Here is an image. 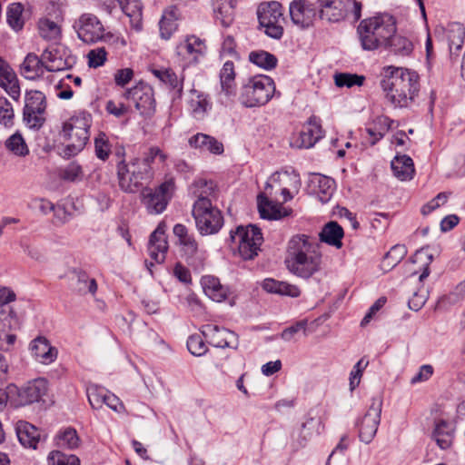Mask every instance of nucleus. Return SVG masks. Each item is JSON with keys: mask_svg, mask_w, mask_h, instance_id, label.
Here are the masks:
<instances>
[{"mask_svg": "<svg viewBox=\"0 0 465 465\" xmlns=\"http://www.w3.org/2000/svg\"><path fill=\"white\" fill-rule=\"evenodd\" d=\"M317 240L306 234H297L288 242L284 262L292 274L309 279L320 271L322 253Z\"/></svg>", "mask_w": 465, "mask_h": 465, "instance_id": "f257e3e1", "label": "nucleus"}, {"mask_svg": "<svg viewBox=\"0 0 465 465\" xmlns=\"http://www.w3.org/2000/svg\"><path fill=\"white\" fill-rule=\"evenodd\" d=\"M396 32V19L387 12L361 20L356 28L358 41L364 51L383 49Z\"/></svg>", "mask_w": 465, "mask_h": 465, "instance_id": "f03ea898", "label": "nucleus"}, {"mask_svg": "<svg viewBox=\"0 0 465 465\" xmlns=\"http://www.w3.org/2000/svg\"><path fill=\"white\" fill-rule=\"evenodd\" d=\"M381 86L391 104L408 107L419 94V75L414 71L395 68L381 81Z\"/></svg>", "mask_w": 465, "mask_h": 465, "instance_id": "7ed1b4c3", "label": "nucleus"}, {"mask_svg": "<svg viewBox=\"0 0 465 465\" xmlns=\"http://www.w3.org/2000/svg\"><path fill=\"white\" fill-rule=\"evenodd\" d=\"M92 123V114L86 111L75 112L63 123L59 135L66 143L62 152L64 157L71 158L84 149L90 139Z\"/></svg>", "mask_w": 465, "mask_h": 465, "instance_id": "20e7f679", "label": "nucleus"}, {"mask_svg": "<svg viewBox=\"0 0 465 465\" xmlns=\"http://www.w3.org/2000/svg\"><path fill=\"white\" fill-rule=\"evenodd\" d=\"M228 242L230 248L237 252L238 255L245 261L253 260L261 251L263 242L262 233L255 225L237 226L230 232Z\"/></svg>", "mask_w": 465, "mask_h": 465, "instance_id": "39448f33", "label": "nucleus"}, {"mask_svg": "<svg viewBox=\"0 0 465 465\" xmlns=\"http://www.w3.org/2000/svg\"><path fill=\"white\" fill-rule=\"evenodd\" d=\"M275 92L273 80L267 75L259 74L248 79L242 87L241 102L246 107L266 104Z\"/></svg>", "mask_w": 465, "mask_h": 465, "instance_id": "423d86ee", "label": "nucleus"}, {"mask_svg": "<svg viewBox=\"0 0 465 465\" xmlns=\"http://www.w3.org/2000/svg\"><path fill=\"white\" fill-rule=\"evenodd\" d=\"M192 214L201 235L217 233L223 225L222 212L209 201H195Z\"/></svg>", "mask_w": 465, "mask_h": 465, "instance_id": "0eeeda50", "label": "nucleus"}, {"mask_svg": "<svg viewBox=\"0 0 465 465\" xmlns=\"http://www.w3.org/2000/svg\"><path fill=\"white\" fill-rule=\"evenodd\" d=\"M143 166L135 158L130 161L123 159L117 163L118 185L123 192L134 193L143 186V182L153 179Z\"/></svg>", "mask_w": 465, "mask_h": 465, "instance_id": "6e6552de", "label": "nucleus"}, {"mask_svg": "<svg viewBox=\"0 0 465 465\" xmlns=\"http://www.w3.org/2000/svg\"><path fill=\"white\" fill-rule=\"evenodd\" d=\"M175 182L173 177L155 188L144 187L141 192V203L150 214H160L165 211L175 191Z\"/></svg>", "mask_w": 465, "mask_h": 465, "instance_id": "1a4fd4ad", "label": "nucleus"}, {"mask_svg": "<svg viewBox=\"0 0 465 465\" xmlns=\"http://www.w3.org/2000/svg\"><path fill=\"white\" fill-rule=\"evenodd\" d=\"M282 6L277 1L262 3L259 5L257 15L260 25L264 28V33L274 39H280L283 34V28L279 24L282 16Z\"/></svg>", "mask_w": 465, "mask_h": 465, "instance_id": "9d476101", "label": "nucleus"}, {"mask_svg": "<svg viewBox=\"0 0 465 465\" xmlns=\"http://www.w3.org/2000/svg\"><path fill=\"white\" fill-rule=\"evenodd\" d=\"M124 97L134 103L136 110L144 118H151L156 112V100L154 90L150 84L140 82L134 87L126 90Z\"/></svg>", "mask_w": 465, "mask_h": 465, "instance_id": "9b49d317", "label": "nucleus"}, {"mask_svg": "<svg viewBox=\"0 0 465 465\" xmlns=\"http://www.w3.org/2000/svg\"><path fill=\"white\" fill-rule=\"evenodd\" d=\"M381 398L373 397L366 413L360 422L357 423L359 426V438L362 442L370 443L375 437L381 422Z\"/></svg>", "mask_w": 465, "mask_h": 465, "instance_id": "f8f14e48", "label": "nucleus"}, {"mask_svg": "<svg viewBox=\"0 0 465 465\" xmlns=\"http://www.w3.org/2000/svg\"><path fill=\"white\" fill-rule=\"evenodd\" d=\"M323 136L324 131L320 118L312 115L302 125L301 131L297 134L292 135L291 146L297 149H310Z\"/></svg>", "mask_w": 465, "mask_h": 465, "instance_id": "ddd939ff", "label": "nucleus"}, {"mask_svg": "<svg viewBox=\"0 0 465 465\" xmlns=\"http://www.w3.org/2000/svg\"><path fill=\"white\" fill-rule=\"evenodd\" d=\"M77 36L85 44H94L104 38V27L92 14H83L74 24Z\"/></svg>", "mask_w": 465, "mask_h": 465, "instance_id": "4468645a", "label": "nucleus"}, {"mask_svg": "<svg viewBox=\"0 0 465 465\" xmlns=\"http://www.w3.org/2000/svg\"><path fill=\"white\" fill-rule=\"evenodd\" d=\"M201 333L214 347L233 350H237L239 347L238 335L226 328L215 324H205L202 327Z\"/></svg>", "mask_w": 465, "mask_h": 465, "instance_id": "2eb2a0df", "label": "nucleus"}, {"mask_svg": "<svg viewBox=\"0 0 465 465\" xmlns=\"http://www.w3.org/2000/svg\"><path fill=\"white\" fill-rule=\"evenodd\" d=\"M9 390L12 392H16L19 398V405H27L37 402L47 393L48 382L44 378L33 380L19 390L15 385H10Z\"/></svg>", "mask_w": 465, "mask_h": 465, "instance_id": "dca6fc26", "label": "nucleus"}, {"mask_svg": "<svg viewBox=\"0 0 465 465\" xmlns=\"http://www.w3.org/2000/svg\"><path fill=\"white\" fill-rule=\"evenodd\" d=\"M290 15L293 24L306 28L316 20L317 5L307 0H294L290 4Z\"/></svg>", "mask_w": 465, "mask_h": 465, "instance_id": "f3484780", "label": "nucleus"}, {"mask_svg": "<svg viewBox=\"0 0 465 465\" xmlns=\"http://www.w3.org/2000/svg\"><path fill=\"white\" fill-rule=\"evenodd\" d=\"M335 187V181L331 177L313 173L308 181L307 191L310 194L315 195L321 203H326L331 199Z\"/></svg>", "mask_w": 465, "mask_h": 465, "instance_id": "a211bd4d", "label": "nucleus"}, {"mask_svg": "<svg viewBox=\"0 0 465 465\" xmlns=\"http://www.w3.org/2000/svg\"><path fill=\"white\" fill-rule=\"evenodd\" d=\"M177 54L187 64H196L206 52L205 42L195 35H190L176 48Z\"/></svg>", "mask_w": 465, "mask_h": 465, "instance_id": "6ab92c4d", "label": "nucleus"}, {"mask_svg": "<svg viewBox=\"0 0 465 465\" xmlns=\"http://www.w3.org/2000/svg\"><path fill=\"white\" fill-rule=\"evenodd\" d=\"M168 249L167 237L163 227L160 223L149 237L147 252L155 262L163 263L165 261Z\"/></svg>", "mask_w": 465, "mask_h": 465, "instance_id": "aec40b11", "label": "nucleus"}, {"mask_svg": "<svg viewBox=\"0 0 465 465\" xmlns=\"http://www.w3.org/2000/svg\"><path fill=\"white\" fill-rule=\"evenodd\" d=\"M152 74L159 79L172 93L173 99H181L183 94L184 77H180L171 68H155L152 69Z\"/></svg>", "mask_w": 465, "mask_h": 465, "instance_id": "412c9836", "label": "nucleus"}, {"mask_svg": "<svg viewBox=\"0 0 465 465\" xmlns=\"http://www.w3.org/2000/svg\"><path fill=\"white\" fill-rule=\"evenodd\" d=\"M44 63L46 71L58 72L72 68L75 64V57L73 55L63 56L61 51L55 47H48L43 53Z\"/></svg>", "mask_w": 465, "mask_h": 465, "instance_id": "4be33fe9", "label": "nucleus"}, {"mask_svg": "<svg viewBox=\"0 0 465 465\" xmlns=\"http://www.w3.org/2000/svg\"><path fill=\"white\" fill-rule=\"evenodd\" d=\"M32 356L39 362L49 364L57 358V349L44 336H37L29 344Z\"/></svg>", "mask_w": 465, "mask_h": 465, "instance_id": "5701e85b", "label": "nucleus"}, {"mask_svg": "<svg viewBox=\"0 0 465 465\" xmlns=\"http://www.w3.org/2000/svg\"><path fill=\"white\" fill-rule=\"evenodd\" d=\"M173 232L178 238L179 244L182 246V251L186 257V260L191 263L199 252L198 243L194 236L189 233L188 228L182 223H177L173 226Z\"/></svg>", "mask_w": 465, "mask_h": 465, "instance_id": "b1692460", "label": "nucleus"}, {"mask_svg": "<svg viewBox=\"0 0 465 465\" xmlns=\"http://www.w3.org/2000/svg\"><path fill=\"white\" fill-rule=\"evenodd\" d=\"M0 86L14 99L20 97V86L15 71L0 57Z\"/></svg>", "mask_w": 465, "mask_h": 465, "instance_id": "393cba45", "label": "nucleus"}, {"mask_svg": "<svg viewBox=\"0 0 465 465\" xmlns=\"http://www.w3.org/2000/svg\"><path fill=\"white\" fill-rule=\"evenodd\" d=\"M320 19L328 23H337L344 19L345 12L337 0H318L317 10Z\"/></svg>", "mask_w": 465, "mask_h": 465, "instance_id": "a878e982", "label": "nucleus"}, {"mask_svg": "<svg viewBox=\"0 0 465 465\" xmlns=\"http://www.w3.org/2000/svg\"><path fill=\"white\" fill-rule=\"evenodd\" d=\"M15 430L17 438L23 446L34 450L37 448L41 434L35 426L27 421L19 420L16 423Z\"/></svg>", "mask_w": 465, "mask_h": 465, "instance_id": "bb28decb", "label": "nucleus"}, {"mask_svg": "<svg viewBox=\"0 0 465 465\" xmlns=\"http://www.w3.org/2000/svg\"><path fill=\"white\" fill-rule=\"evenodd\" d=\"M237 0H213V8L216 20L224 27L230 26L235 15Z\"/></svg>", "mask_w": 465, "mask_h": 465, "instance_id": "cd10ccee", "label": "nucleus"}, {"mask_svg": "<svg viewBox=\"0 0 465 465\" xmlns=\"http://www.w3.org/2000/svg\"><path fill=\"white\" fill-rule=\"evenodd\" d=\"M455 437V428L452 423L440 420L436 422L432 438L441 450L451 447Z\"/></svg>", "mask_w": 465, "mask_h": 465, "instance_id": "c85d7f7f", "label": "nucleus"}, {"mask_svg": "<svg viewBox=\"0 0 465 465\" xmlns=\"http://www.w3.org/2000/svg\"><path fill=\"white\" fill-rule=\"evenodd\" d=\"M45 71L46 67L45 63H44L43 54L38 57L35 54H28L21 65V74L29 80L42 77Z\"/></svg>", "mask_w": 465, "mask_h": 465, "instance_id": "c756f323", "label": "nucleus"}, {"mask_svg": "<svg viewBox=\"0 0 465 465\" xmlns=\"http://www.w3.org/2000/svg\"><path fill=\"white\" fill-rule=\"evenodd\" d=\"M189 108L192 115L195 119L202 120L205 117L208 111L212 109V103L207 94L192 89Z\"/></svg>", "mask_w": 465, "mask_h": 465, "instance_id": "7c9ffc66", "label": "nucleus"}, {"mask_svg": "<svg viewBox=\"0 0 465 465\" xmlns=\"http://www.w3.org/2000/svg\"><path fill=\"white\" fill-rule=\"evenodd\" d=\"M191 190L197 198L196 201L203 200L213 203L218 197L217 185L212 180L199 178L193 183Z\"/></svg>", "mask_w": 465, "mask_h": 465, "instance_id": "2f4dec72", "label": "nucleus"}, {"mask_svg": "<svg viewBox=\"0 0 465 465\" xmlns=\"http://www.w3.org/2000/svg\"><path fill=\"white\" fill-rule=\"evenodd\" d=\"M391 167L395 177L401 181H409L415 173L412 159L406 155H397L391 163Z\"/></svg>", "mask_w": 465, "mask_h": 465, "instance_id": "473e14b6", "label": "nucleus"}, {"mask_svg": "<svg viewBox=\"0 0 465 465\" xmlns=\"http://www.w3.org/2000/svg\"><path fill=\"white\" fill-rule=\"evenodd\" d=\"M343 236L344 231L342 227L333 221L327 223L319 233L321 242L334 246L337 249L341 248Z\"/></svg>", "mask_w": 465, "mask_h": 465, "instance_id": "72a5a7b5", "label": "nucleus"}, {"mask_svg": "<svg viewBox=\"0 0 465 465\" xmlns=\"http://www.w3.org/2000/svg\"><path fill=\"white\" fill-rule=\"evenodd\" d=\"M262 287L265 292L270 293L286 295L292 298H296L301 295V290L298 286L272 278L265 279L262 283Z\"/></svg>", "mask_w": 465, "mask_h": 465, "instance_id": "f704fd0d", "label": "nucleus"}, {"mask_svg": "<svg viewBox=\"0 0 465 465\" xmlns=\"http://www.w3.org/2000/svg\"><path fill=\"white\" fill-rule=\"evenodd\" d=\"M392 120L389 117L381 115L376 117L369 126L366 127V133L369 136L371 145L376 144L391 127Z\"/></svg>", "mask_w": 465, "mask_h": 465, "instance_id": "c9c22d12", "label": "nucleus"}, {"mask_svg": "<svg viewBox=\"0 0 465 465\" xmlns=\"http://www.w3.org/2000/svg\"><path fill=\"white\" fill-rule=\"evenodd\" d=\"M179 15V9L176 6H170L164 10L159 22L160 34L162 38L167 40L176 31Z\"/></svg>", "mask_w": 465, "mask_h": 465, "instance_id": "e433bc0d", "label": "nucleus"}, {"mask_svg": "<svg viewBox=\"0 0 465 465\" xmlns=\"http://www.w3.org/2000/svg\"><path fill=\"white\" fill-rule=\"evenodd\" d=\"M446 36L450 54H459L464 44L465 27L462 24L453 22L446 28Z\"/></svg>", "mask_w": 465, "mask_h": 465, "instance_id": "4c0bfd02", "label": "nucleus"}, {"mask_svg": "<svg viewBox=\"0 0 465 465\" xmlns=\"http://www.w3.org/2000/svg\"><path fill=\"white\" fill-rule=\"evenodd\" d=\"M135 160L142 165L144 164L145 171L151 175V177H153V164L155 163L156 161H158L160 163L164 164L168 155L163 152L159 147L157 146H151L147 152H145L142 158L134 157Z\"/></svg>", "mask_w": 465, "mask_h": 465, "instance_id": "58836bf2", "label": "nucleus"}, {"mask_svg": "<svg viewBox=\"0 0 465 465\" xmlns=\"http://www.w3.org/2000/svg\"><path fill=\"white\" fill-rule=\"evenodd\" d=\"M203 291L212 300L223 302L227 298V289L223 286L219 280L213 276H206L202 279Z\"/></svg>", "mask_w": 465, "mask_h": 465, "instance_id": "ea45409f", "label": "nucleus"}, {"mask_svg": "<svg viewBox=\"0 0 465 465\" xmlns=\"http://www.w3.org/2000/svg\"><path fill=\"white\" fill-rule=\"evenodd\" d=\"M235 76L234 64L232 61H226L220 72L221 87L226 95L235 94Z\"/></svg>", "mask_w": 465, "mask_h": 465, "instance_id": "a19ab883", "label": "nucleus"}, {"mask_svg": "<svg viewBox=\"0 0 465 465\" xmlns=\"http://www.w3.org/2000/svg\"><path fill=\"white\" fill-rule=\"evenodd\" d=\"M122 11L130 17L136 29L141 27L143 5L140 0H116Z\"/></svg>", "mask_w": 465, "mask_h": 465, "instance_id": "79ce46f5", "label": "nucleus"}, {"mask_svg": "<svg viewBox=\"0 0 465 465\" xmlns=\"http://www.w3.org/2000/svg\"><path fill=\"white\" fill-rule=\"evenodd\" d=\"M249 61L264 69L272 70L277 66V57L264 50L252 51L249 54Z\"/></svg>", "mask_w": 465, "mask_h": 465, "instance_id": "37998d69", "label": "nucleus"}, {"mask_svg": "<svg viewBox=\"0 0 465 465\" xmlns=\"http://www.w3.org/2000/svg\"><path fill=\"white\" fill-rule=\"evenodd\" d=\"M75 279L74 290L80 294H94L97 291V283L94 278H90L84 271H75L74 272Z\"/></svg>", "mask_w": 465, "mask_h": 465, "instance_id": "c03bdc74", "label": "nucleus"}, {"mask_svg": "<svg viewBox=\"0 0 465 465\" xmlns=\"http://www.w3.org/2000/svg\"><path fill=\"white\" fill-rule=\"evenodd\" d=\"M55 441L58 447L69 450L76 449L80 445L77 431L71 427L60 430L55 437Z\"/></svg>", "mask_w": 465, "mask_h": 465, "instance_id": "a18cd8bd", "label": "nucleus"}, {"mask_svg": "<svg viewBox=\"0 0 465 465\" xmlns=\"http://www.w3.org/2000/svg\"><path fill=\"white\" fill-rule=\"evenodd\" d=\"M383 49H391L397 54L409 55L413 50V45L411 40L405 36L397 35L396 33L390 38L389 44Z\"/></svg>", "mask_w": 465, "mask_h": 465, "instance_id": "49530a36", "label": "nucleus"}, {"mask_svg": "<svg viewBox=\"0 0 465 465\" xmlns=\"http://www.w3.org/2000/svg\"><path fill=\"white\" fill-rule=\"evenodd\" d=\"M258 210L262 219L278 220L282 218L280 210H278L265 195L261 193L258 195Z\"/></svg>", "mask_w": 465, "mask_h": 465, "instance_id": "de8ad7c7", "label": "nucleus"}, {"mask_svg": "<svg viewBox=\"0 0 465 465\" xmlns=\"http://www.w3.org/2000/svg\"><path fill=\"white\" fill-rule=\"evenodd\" d=\"M88 401L94 410H99L104 405L107 390L104 388L92 384L86 389Z\"/></svg>", "mask_w": 465, "mask_h": 465, "instance_id": "09e8293b", "label": "nucleus"}, {"mask_svg": "<svg viewBox=\"0 0 465 465\" xmlns=\"http://www.w3.org/2000/svg\"><path fill=\"white\" fill-rule=\"evenodd\" d=\"M411 260L413 263L420 264L422 272L420 274L419 280L422 282L430 274V264L433 261L432 254L429 253L428 250L426 249H420L414 253Z\"/></svg>", "mask_w": 465, "mask_h": 465, "instance_id": "8fccbe9b", "label": "nucleus"}, {"mask_svg": "<svg viewBox=\"0 0 465 465\" xmlns=\"http://www.w3.org/2000/svg\"><path fill=\"white\" fill-rule=\"evenodd\" d=\"M365 81L363 75L349 73H337L334 74V83L338 87L351 88L361 86Z\"/></svg>", "mask_w": 465, "mask_h": 465, "instance_id": "3c124183", "label": "nucleus"}, {"mask_svg": "<svg viewBox=\"0 0 465 465\" xmlns=\"http://www.w3.org/2000/svg\"><path fill=\"white\" fill-rule=\"evenodd\" d=\"M25 108L27 111L39 113V110L46 109L45 95L40 91H30L25 95Z\"/></svg>", "mask_w": 465, "mask_h": 465, "instance_id": "603ef678", "label": "nucleus"}, {"mask_svg": "<svg viewBox=\"0 0 465 465\" xmlns=\"http://www.w3.org/2000/svg\"><path fill=\"white\" fill-rule=\"evenodd\" d=\"M24 7L20 3H13L8 6L6 19L8 25L15 30H21L24 26L22 14Z\"/></svg>", "mask_w": 465, "mask_h": 465, "instance_id": "864d4df0", "label": "nucleus"}, {"mask_svg": "<svg viewBox=\"0 0 465 465\" xmlns=\"http://www.w3.org/2000/svg\"><path fill=\"white\" fill-rule=\"evenodd\" d=\"M5 147L17 156H25L29 153V149L23 136L17 133L5 141Z\"/></svg>", "mask_w": 465, "mask_h": 465, "instance_id": "5fc2aeb1", "label": "nucleus"}, {"mask_svg": "<svg viewBox=\"0 0 465 465\" xmlns=\"http://www.w3.org/2000/svg\"><path fill=\"white\" fill-rule=\"evenodd\" d=\"M94 153L98 159L106 161L111 153V143L107 135L100 132L94 138Z\"/></svg>", "mask_w": 465, "mask_h": 465, "instance_id": "6e6d98bb", "label": "nucleus"}, {"mask_svg": "<svg viewBox=\"0 0 465 465\" xmlns=\"http://www.w3.org/2000/svg\"><path fill=\"white\" fill-rule=\"evenodd\" d=\"M282 178H290V175L287 173H274L271 175L268 182L266 183L265 186V193L272 196V192H269V190L272 189V185L274 183H279V190L281 191V193L283 196V202H288L292 199V195L290 193V190L286 187H282L281 183L282 182Z\"/></svg>", "mask_w": 465, "mask_h": 465, "instance_id": "4d7b16f0", "label": "nucleus"}, {"mask_svg": "<svg viewBox=\"0 0 465 465\" xmlns=\"http://www.w3.org/2000/svg\"><path fill=\"white\" fill-rule=\"evenodd\" d=\"M48 465H80L77 456L67 455L60 450H53L47 457Z\"/></svg>", "mask_w": 465, "mask_h": 465, "instance_id": "13d9d810", "label": "nucleus"}, {"mask_svg": "<svg viewBox=\"0 0 465 465\" xmlns=\"http://www.w3.org/2000/svg\"><path fill=\"white\" fill-rule=\"evenodd\" d=\"M15 113L10 101L0 96V124L5 127H11L14 124Z\"/></svg>", "mask_w": 465, "mask_h": 465, "instance_id": "bf43d9fd", "label": "nucleus"}, {"mask_svg": "<svg viewBox=\"0 0 465 465\" xmlns=\"http://www.w3.org/2000/svg\"><path fill=\"white\" fill-rule=\"evenodd\" d=\"M41 36L47 40H55L60 35V27L52 20L42 19L38 24Z\"/></svg>", "mask_w": 465, "mask_h": 465, "instance_id": "052dcab7", "label": "nucleus"}, {"mask_svg": "<svg viewBox=\"0 0 465 465\" xmlns=\"http://www.w3.org/2000/svg\"><path fill=\"white\" fill-rule=\"evenodd\" d=\"M24 121L26 125L31 129H40L45 122V110H34V113L27 111L24 108Z\"/></svg>", "mask_w": 465, "mask_h": 465, "instance_id": "680f3d73", "label": "nucleus"}, {"mask_svg": "<svg viewBox=\"0 0 465 465\" xmlns=\"http://www.w3.org/2000/svg\"><path fill=\"white\" fill-rule=\"evenodd\" d=\"M61 179L68 182H75L83 178V169L80 164L75 162H72L67 164L64 168L60 170Z\"/></svg>", "mask_w": 465, "mask_h": 465, "instance_id": "e2e57ef3", "label": "nucleus"}, {"mask_svg": "<svg viewBox=\"0 0 465 465\" xmlns=\"http://www.w3.org/2000/svg\"><path fill=\"white\" fill-rule=\"evenodd\" d=\"M187 348L193 355L198 357L204 355L208 351L206 343L199 334H193L188 338Z\"/></svg>", "mask_w": 465, "mask_h": 465, "instance_id": "0e129e2a", "label": "nucleus"}, {"mask_svg": "<svg viewBox=\"0 0 465 465\" xmlns=\"http://www.w3.org/2000/svg\"><path fill=\"white\" fill-rule=\"evenodd\" d=\"M407 254V249L404 244H396L385 254L384 261H388V266L393 268Z\"/></svg>", "mask_w": 465, "mask_h": 465, "instance_id": "69168bd1", "label": "nucleus"}, {"mask_svg": "<svg viewBox=\"0 0 465 465\" xmlns=\"http://www.w3.org/2000/svg\"><path fill=\"white\" fill-rule=\"evenodd\" d=\"M368 364L369 361L363 357L353 366V369L350 373L351 391L355 390V388L360 384L363 371L367 368Z\"/></svg>", "mask_w": 465, "mask_h": 465, "instance_id": "338daca9", "label": "nucleus"}, {"mask_svg": "<svg viewBox=\"0 0 465 465\" xmlns=\"http://www.w3.org/2000/svg\"><path fill=\"white\" fill-rule=\"evenodd\" d=\"M107 53L104 47H99L89 51L87 54L88 65L92 68L102 66L106 61Z\"/></svg>", "mask_w": 465, "mask_h": 465, "instance_id": "774afa93", "label": "nucleus"}]
</instances>
